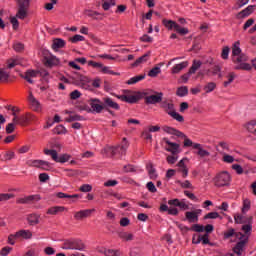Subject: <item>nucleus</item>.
I'll return each instance as SVG.
<instances>
[{
    "label": "nucleus",
    "instance_id": "1",
    "mask_svg": "<svg viewBox=\"0 0 256 256\" xmlns=\"http://www.w3.org/2000/svg\"><path fill=\"white\" fill-rule=\"evenodd\" d=\"M31 1L33 0H15L16 3V16L10 19L12 27L15 31L19 29V20L22 21L29 17V9L31 7Z\"/></svg>",
    "mask_w": 256,
    "mask_h": 256
},
{
    "label": "nucleus",
    "instance_id": "2",
    "mask_svg": "<svg viewBox=\"0 0 256 256\" xmlns=\"http://www.w3.org/2000/svg\"><path fill=\"white\" fill-rule=\"evenodd\" d=\"M86 245L79 239H67L62 243L61 249L66 251H85Z\"/></svg>",
    "mask_w": 256,
    "mask_h": 256
},
{
    "label": "nucleus",
    "instance_id": "3",
    "mask_svg": "<svg viewBox=\"0 0 256 256\" xmlns=\"http://www.w3.org/2000/svg\"><path fill=\"white\" fill-rule=\"evenodd\" d=\"M142 99L145 100L146 105H157L163 101V92L153 94L152 90H145L142 92Z\"/></svg>",
    "mask_w": 256,
    "mask_h": 256
},
{
    "label": "nucleus",
    "instance_id": "4",
    "mask_svg": "<svg viewBox=\"0 0 256 256\" xmlns=\"http://www.w3.org/2000/svg\"><path fill=\"white\" fill-rule=\"evenodd\" d=\"M212 181L218 189H221V187H229V185H231V174L227 171H222L216 174Z\"/></svg>",
    "mask_w": 256,
    "mask_h": 256
},
{
    "label": "nucleus",
    "instance_id": "5",
    "mask_svg": "<svg viewBox=\"0 0 256 256\" xmlns=\"http://www.w3.org/2000/svg\"><path fill=\"white\" fill-rule=\"evenodd\" d=\"M162 25H164L168 31H176L179 35H187L189 33V29L181 27L173 20L163 19Z\"/></svg>",
    "mask_w": 256,
    "mask_h": 256
},
{
    "label": "nucleus",
    "instance_id": "6",
    "mask_svg": "<svg viewBox=\"0 0 256 256\" xmlns=\"http://www.w3.org/2000/svg\"><path fill=\"white\" fill-rule=\"evenodd\" d=\"M44 155H50L51 159L56 163H67L69 159H71V155L69 154H62L59 156L57 150L53 149H44Z\"/></svg>",
    "mask_w": 256,
    "mask_h": 256
},
{
    "label": "nucleus",
    "instance_id": "7",
    "mask_svg": "<svg viewBox=\"0 0 256 256\" xmlns=\"http://www.w3.org/2000/svg\"><path fill=\"white\" fill-rule=\"evenodd\" d=\"M127 149H129V142L127 141V138H123L121 145L109 147L108 151L113 157L117 155V153H120V155H125L127 153Z\"/></svg>",
    "mask_w": 256,
    "mask_h": 256
},
{
    "label": "nucleus",
    "instance_id": "8",
    "mask_svg": "<svg viewBox=\"0 0 256 256\" xmlns=\"http://www.w3.org/2000/svg\"><path fill=\"white\" fill-rule=\"evenodd\" d=\"M28 167H36L37 169H43L44 171H49L51 169V163L44 160H29L27 162Z\"/></svg>",
    "mask_w": 256,
    "mask_h": 256
},
{
    "label": "nucleus",
    "instance_id": "9",
    "mask_svg": "<svg viewBox=\"0 0 256 256\" xmlns=\"http://www.w3.org/2000/svg\"><path fill=\"white\" fill-rule=\"evenodd\" d=\"M37 201H41V195L39 194L17 198L16 203L18 205H31V203H37Z\"/></svg>",
    "mask_w": 256,
    "mask_h": 256
},
{
    "label": "nucleus",
    "instance_id": "10",
    "mask_svg": "<svg viewBox=\"0 0 256 256\" xmlns=\"http://www.w3.org/2000/svg\"><path fill=\"white\" fill-rule=\"evenodd\" d=\"M70 79L72 80L73 85H78L80 87H86L87 83H89V78L79 73H75Z\"/></svg>",
    "mask_w": 256,
    "mask_h": 256
},
{
    "label": "nucleus",
    "instance_id": "11",
    "mask_svg": "<svg viewBox=\"0 0 256 256\" xmlns=\"http://www.w3.org/2000/svg\"><path fill=\"white\" fill-rule=\"evenodd\" d=\"M120 101H124V103H137L142 99V92H137L135 95H120L117 96Z\"/></svg>",
    "mask_w": 256,
    "mask_h": 256
},
{
    "label": "nucleus",
    "instance_id": "12",
    "mask_svg": "<svg viewBox=\"0 0 256 256\" xmlns=\"http://www.w3.org/2000/svg\"><path fill=\"white\" fill-rule=\"evenodd\" d=\"M249 243V237L245 236L242 239H239V242L236 243L235 247L233 248V251L236 255L241 256L243 255V251H245V245Z\"/></svg>",
    "mask_w": 256,
    "mask_h": 256
},
{
    "label": "nucleus",
    "instance_id": "13",
    "mask_svg": "<svg viewBox=\"0 0 256 256\" xmlns=\"http://www.w3.org/2000/svg\"><path fill=\"white\" fill-rule=\"evenodd\" d=\"M92 112L93 113H101L103 111L104 108V104L101 102V100L95 98V99H90V103H89Z\"/></svg>",
    "mask_w": 256,
    "mask_h": 256
},
{
    "label": "nucleus",
    "instance_id": "14",
    "mask_svg": "<svg viewBox=\"0 0 256 256\" xmlns=\"http://www.w3.org/2000/svg\"><path fill=\"white\" fill-rule=\"evenodd\" d=\"M163 141L166 143V145H168V147H166V151L172 153V155H177V153H179V144L171 142L169 138H163Z\"/></svg>",
    "mask_w": 256,
    "mask_h": 256
},
{
    "label": "nucleus",
    "instance_id": "15",
    "mask_svg": "<svg viewBox=\"0 0 256 256\" xmlns=\"http://www.w3.org/2000/svg\"><path fill=\"white\" fill-rule=\"evenodd\" d=\"M102 101L106 111H109V109H115V111H119L120 106L117 104V102L113 101L112 98L105 97L102 99Z\"/></svg>",
    "mask_w": 256,
    "mask_h": 256
},
{
    "label": "nucleus",
    "instance_id": "16",
    "mask_svg": "<svg viewBox=\"0 0 256 256\" xmlns=\"http://www.w3.org/2000/svg\"><path fill=\"white\" fill-rule=\"evenodd\" d=\"M92 213H95V209L80 210L74 214V219L76 221H83V219H87Z\"/></svg>",
    "mask_w": 256,
    "mask_h": 256
},
{
    "label": "nucleus",
    "instance_id": "17",
    "mask_svg": "<svg viewBox=\"0 0 256 256\" xmlns=\"http://www.w3.org/2000/svg\"><path fill=\"white\" fill-rule=\"evenodd\" d=\"M199 213H201V209H198L192 212H189V211L186 212L185 213L186 220L189 223H197L199 221Z\"/></svg>",
    "mask_w": 256,
    "mask_h": 256
},
{
    "label": "nucleus",
    "instance_id": "18",
    "mask_svg": "<svg viewBox=\"0 0 256 256\" xmlns=\"http://www.w3.org/2000/svg\"><path fill=\"white\" fill-rule=\"evenodd\" d=\"M160 107L161 109H163V111H165V113H167L168 115H172L175 111V104L173 103H169L167 101H162L160 103Z\"/></svg>",
    "mask_w": 256,
    "mask_h": 256
},
{
    "label": "nucleus",
    "instance_id": "19",
    "mask_svg": "<svg viewBox=\"0 0 256 256\" xmlns=\"http://www.w3.org/2000/svg\"><path fill=\"white\" fill-rule=\"evenodd\" d=\"M231 237H235L236 239H243L244 234L241 232H235V229L230 228L224 232V239H231Z\"/></svg>",
    "mask_w": 256,
    "mask_h": 256
},
{
    "label": "nucleus",
    "instance_id": "20",
    "mask_svg": "<svg viewBox=\"0 0 256 256\" xmlns=\"http://www.w3.org/2000/svg\"><path fill=\"white\" fill-rule=\"evenodd\" d=\"M187 67H189V62L188 61L181 62V63L176 64L172 67L171 73L173 75H177L178 73H181V71H183V69H187Z\"/></svg>",
    "mask_w": 256,
    "mask_h": 256
},
{
    "label": "nucleus",
    "instance_id": "21",
    "mask_svg": "<svg viewBox=\"0 0 256 256\" xmlns=\"http://www.w3.org/2000/svg\"><path fill=\"white\" fill-rule=\"evenodd\" d=\"M163 130L165 131V133H168L169 135H175L176 137H181V138L187 137V135H185V133H183L173 127L165 126L163 128Z\"/></svg>",
    "mask_w": 256,
    "mask_h": 256
},
{
    "label": "nucleus",
    "instance_id": "22",
    "mask_svg": "<svg viewBox=\"0 0 256 256\" xmlns=\"http://www.w3.org/2000/svg\"><path fill=\"white\" fill-rule=\"evenodd\" d=\"M150 57H151V51H148L146 54L136 59V61L132 63L131 67H139V65L143 63H147Z\"/></svg>",
    "mask_w": 256,
    "mask_h": 256
},
{
    "label": "nucleus",
    "instance_id": "23",
    "mask_svg": "<svg viewBox=\"0 0 256 256\" xmlns=\"http://www.w3.org/2000/svg\"><path fill=\"white\" fill-rule=\"evenodd\" d=\"M28 101L33 109V111H39L41 109V104L33 96V92H29Z\"/></svg>",
    "mask_w": 256,
    "mask_h": 256
},
{
    "label": "nucleus",
    "instance_id": "24",
    "mask_svg": "<svg viewBox=\"0 0 256 256\" xmlns=\"http://www.w3.org/2000/svg\"><path fill=\"white\" fill-rule=\"evenodd\" d=\"M65 45H66L65 40H63L61 38H55L52 41L53 51H58V49H63V47H65Z\"/></svg>",
    "mask_w": 256,
    "mask_h": 256
},
{
    "label": "nucleus",
    "instance_id": "25",
    "mask_svg": "<svg viewBox=\"0 0 256 256\" xmlns=\"http://www.w3.org/2000/svg\"><path fill=\"white\" fill-rule=\"evenodd\" d=\"M118 237L125 242L133 241V239H135V235H133V233L126 231L118 232Z\"/></svg>",
    "mask_w": 256,
    "mask_h": 256
},
{
    "label": "nucleus",
    "instance_id": "26",
    "mask_svg": "<svg viewBox=\"0 0 256 256\" xmlns=\"http://www.w3.org/2000/svg\"><path fill=\"white\" fill-rule=\"evenodd\" d=\"M254 5H250L241 12L237 14V19H245V17H249L251 13H253Z\"/></svg>",
    "mask_w": 256,
    "mask_h": 256
},
{
    "label": "nucleus",
    "instance_id": "27",
    "mask_svg": "<svg viewBox=\"0 0 256 256\" xmlns=\"http://www.w3.org/2000/svg\"><path fill=\"white\" fill-rule=\"evenodd\" d=\"M44 59L47 67H55L59 65V59L53 55L45 56Z\"/></svg>",
    "mask_w": 256,
    "mask_h": 256
},
{
    "label": "nucleus",
    "instance_id": "28",
    "mask_svg": "<svg viewBox=\"0 0 256 256\" xmlns=\"http://www.w3.org/2000/svg\"><path fill=\"white\" fill-rule=\"evenodd\" d=\"M39 219H41V215L39 214H29L27 216L28 224L31 226L39 225Z\"/></svg>",
    "mask_w": 256,
    "mask_h": 256
},
{
    "label": "nucleus",
    "instance_id": "29",
    "mask_svg": "<svg viewBox=\"0 0 256 256\" xmlns=\"http://www.w3.org/2000/svg\"><path fill=\"white\" fill-rule=\"evenodd\" d=\"M37 75H39L38 70H28L25 72L23 79L28 83L33 84V79H31V77H37Z\"/></svg>",
    "mask_w": 256,
    "mask_h": 256
},
{
    "label": "nucleus",
    "instance_id": "30",
    "mask_svg": "<svg viewBox=\"0 0 256 256\" xmlns=\"http://www.w3.org/2000/svg\"><path fill=\"white\" fill-rule=\"evenodd\" d=\"M193 149L198 150L197 155H199V157H209V155H211V153L209 151L203 149V147L199 143H195L193 145Z\"/></svg>",
    "mask_w": 256,
    "mask_h": 256
},
{
    "label": "nucleus",
    "instance_id": "31",
    "mask_svg": "<svg viewBox=\"0 0 256 256\" xmlns=\"http://www.w3.org/2000/svg\"><path fill=\"white\" fill-rule=\"evenodd\" d=\"M251 223H253V217L250 216L248 218V224L242 226V231L245 233L244 234L245 237H249V235H251V231L253 229V226L251 225Z\"/></svg>",
    "mask_w": 256,
    "mask_h": 256
},
{
    "label": "nucleus",
    "instance_id": "32",
    "mask_svg": "<svg viewBox=\"0 0 256 256\" xmlns=\"http://www.w3.org/2000/svg\"><path fill=\"white\" fill-rule=\"evenodd\" d=\"M7 69H14L17 65H21V58H10L6 61Z\"/></svg>",
    "mask_w": 256,
    "mask_h": 256
},
{
    "label": "nucleus",
    "instance_id": "33",
    "mask_svg": "<svg viewBox=\"0 0 256 256\" xmlns=\"http://www.w3.org/2000/svg\"><path fill=\"white\" fill-rule=\"evenodd\" d=\"M201 65H203V62L201 60H193L192 66L189 69V74L195 75L199 69H201Z\"/></svg>",
    "mask_w": 256,
    "mask_h": 256
},
{
    "label": "nucleus",
    "instance_id": "34",
    "mask_svg": "<svg viewBox=\"0 0 256 256\" xmlns=\"http://www.w3.org/2000/svg\"><path fill=\"white\" fill-rule=\"evenodd\" d=\"M65 211L64 206H54L47 210V215H57V213H63Z\"/></svg>",
    "mask_w": 256,
    "mask_h": 256
},
{
    "label": "nucleus",
    "instance_id": "35",
    "mask_svg": "<svg viewBox=\"0 0 256 256\" xmlns=\"http://www.w3.org/2000/svg\"><path fill=\"white\" fill-rule=\"evenodd\" d=\"M16 237H18V239L20 237H22V239H31L33 237V233L29 230H20L16 232Z\"/></svg>",
    "mask_w": 256,
    "mask_h": 256
},
{
    "label": "nucleus",
    "instance_id": "36",
    "mask_svg": "<svg viewBox=\"0 0 256 256\" xmlns=\"http://www.w3.org/2000/svg\"><path fill=\"white\" fill-rule=\"evenodd\" d=\"M226 79H228L227 81L223 82L224 87H229V85H231V83H233V81H235V79H237V74H235V72H229L226 75Z\"/></svg>",
    "mask_w": 256,
    "mask_h": 256
},
{
    "label": "nucleus",
    "instance_id": "37",
    "mask_svg": "<svg viewBox=\"0 0 256 256\" xmlns=\"http://www.w3.org/2000/svg\"><path fill=\"white\" fill-rule=\"evenodd\" d=\"M56 197H58V199H79L81 198V195L79 194H73V195H69L63 192H58L56 194Z\"/></svg>",
    "mask_w": 256,
    "mask_h": 256
},
{
    "label": "nucleus",
    "instance_id": "38",
    "mask_svg": "<svg viewBox=\"0 0 256 256\" xmlns=\"http://www.w3.org/2000/svg\"><path fill=\"white\" fill-rule=\"evenodd\" d=\"M234 221L238 225H242L243 223H249V218L243 216L242 214H235Z\"/></svg>",
    "mask_w": 256,
    "mask_h": 256
},
{
    "label": "nucleus",
    "instance_id": "39",
    "mask_svg": "<svg viewBox=\"0 0 256 256\" xmlns=\"http://www.w3.org/2000/svg\"><path fill=\"white\" fill-rule=\"evenodd\" d=\"M221 73V67L219 65H214L212 69L206 70V75L211 77V75H219Z\"/></svg>",
    "mask_w": 256,
    "mask_h": 256
},
{
    "label": "nucleus",
    "instance_id": "40",
    "mask_svg": "<svg viewBox=\"0 0 256 256\" xmlns=\"http://www.w3.org/2000/svg\"><path fill=\"white\" fill-rule=\"evenodd\" d=\"M176 95L177 97H186V95H189V88L187 86L177 88Z\"/></svg>",
    "mask_w": 256,
    "mask_h": 256
},
{
    "label": "nucleus",
    "instance_id": "41",
    "mask_svg": "<svg viewBox=\"0 0 256 256\" xmlns=\"http://www.w3.org/2000/svg\"><path fill=\"white\" fill-rule=\"evenodd\" d=\"M67 123H73V121H85V117L75 114V115H70L68 118L65 119Z\"/></svg>",
    "mask_w": 256,
    "mask_h": 256
},
{
    "label": "nucleus",
    "instance_id": "42",
    "mask_svg": "<svg viewBox=\"0 0 256 256\" xmlns=\"http://www.w3.org/2000/svg\"><path fill=\"white\" fill-rule=\"evenodd\" d=\"M187 231H194L195 233H203L205 231V226L201 224H194L191 228H187Z\"/></svg>",
    "mask_w": 256,
    "mask_h": 256
},
{
    "label": "nucleus",
    "instance_id": "43",
    "mask_svg": "<svg viewBox=\"0 0 256 256\" xmlns=\"http://www.w3.org/2000/svg\"><path fill=\"white\" fill-rule=\"evenodd\" d=\"M100 72L104 73L105 75H121L119 72H115L111 70V67L104 66L103 64H102V68L100 69Z\"/></svg>",
    "mask_w": 256,
    "mask_h": 256
},
{
    "label": "nucleus",
    "instance_id": "44",
    "mask_svg": "<svg viewBox=\"0 0 256 256\" xmlns=\"http://www.w3.org/2000/svg\"><path fill=\"white\" fill-rule=\"evenodd\" d=\"M146 167L148 169V175L150 179H157V170H155V168L153 167V164L150 163Z\"/></svg>",
    "mask_w": 256,
    "mask_h": 256
},
{
    "label": "nucleus",
    "instance_id": "45",
    "mask_svg": "<svg viewBox=\"0 0 256 256\" xmlns=\"http://www.w3.org/2000/svg\"><path fill=\"white\" fill-rule=\"evenodd\" d=\"M143 79H145V74L132 77L126 83L127 85H135V83H139V81H143Z\"/></svg>",
    "mask_w": 256,
    "mask_h": 256
},
{
    "label": "nucleus",
    "instance_id": "46",
    "mask_svg": "<svg viewBox=\"0 0 256 256\" xmlns=\"http://www.w3.org/2000/svg\"><path fill=\"white\" fill-rule=\"evenodd\" d=\"M239 45H241V43L239 41H236L233 44V48H232L233 57L239 56L241 54V48L239 47Z\"/></svg>",
    "mask_w": 256,
    "mask_h": 256
},
{
    "label": "nucleus",
    "instance_id": "47",
    "mask_svg": "<svg viewBox=\"0 0 256 256\" xmlns=\"http://www.w3.org/2000/svg\"><path fill=\"white\" fill-rule=\"evenodd\" d=\"M217 89V84L215 82H209L204 86L205 93H211Z\"/></svg>",
    "mask_w": 256,
    "mask_h": 256
},
{
    "label": "nucleus",
    "instance_id": "48",
    "mask_svg": "<svg viewBox=\"0 0 256 256\" xmlns=\"http://www.w3.org/2000/svg\"><path fill=\"white\" fill-rule=\"evenodd\" d=\"M233 61L235 63H240L241 64V63H245L246 61H249V57H247V55H245V54H240V55L234 57Z\"/></svg>",
    "mask_w": 256,
    "mask_h": 256
},
{
    "label": "nucleus",
    "instance_id": "49",
    "mask_svg": "<svg viewBox=\"0 0 256 256\" xmlns=\"http://www.w3.org/2000/svg\"><path fill=\"white\" fill-rule=\"evenodd\" d=\"M53 133L55 135H63L65 133H67V129L65 128V126L63 125H58L53 129Z\"/></svg>",
    "mask_w": 256,
    "mask_h": 256
},
{
    "label": "nucleus",
    "instance_id": "50",
    "mask_svg": "<svg viewBox=\"0 0 256 256\" xmlns=\"http://www.w3.org/2000/svg\"><path fill=\"white\" fill-rule=\"evenodd\" d=\"M31 121V116L29 114L22 115L19 117V125L25 126Z\"/></svg>",
    "mask_w": 256,
    "mask_h": 256
},
{
    "label": "nucleus",
    "instance_id": "51",
    "mask_svg": "<svg viewBox=\"0 0 256 256\" xmlns=\"http://www.w3.org/2000/svg\"><path fill=\"white\" fill-rule=\"evenodd\" d=\"M235 69L236 71H251L252 67L251 64L242 62L240 65L236 66Z\"/></svg>",
    "mask_w": 256,
    "mask_h": 256
},
{
    "label": "nucleus",
    "instance_id": "52",
    "mask_svg": "<svg viewBox=\"0 0 256 256\" xmlns=\"http://www.w3.org/2000/svg\"><path fill=\"white\" fill-rule=\"evenodd\" d=\"M249 209H251V200L246 198L243 200V206H242L243 215H245V213H247V211H249Z\"/></svg>",
    "mask_w": 256,
    "mask_h": 256
},
{
    "label": "nucleus",
    "instance_id": "53",
    "mask_svg": "<svg viewBox=\"0 0 256 256\" xmlns=\"http://www.w3.org/2000/svg\"><path fill=\"white\" fill-rule=\"evenodd\" d=\"M9 199H15V194H11V193L0 194V203H2L3 201H9Z\"/></svg>",
    "mask_w": 256,
    "mask_h": 256
},
{
    "label": "nucleus",
    "instance_id": "54",
    "mask_svg": "<svg viewBox=\"0 0 256 256\" xmlns=\"http://www.w3.org/2000/svg\"><path fill=\"white\" fill-rule=\"evenodd\" d=\"M161 73V67L155 66L148 72V77H157Z\"/></svg>",
    "mask_w": 256,
    "mask_h": 256
},
{
    "label": "nucleus",
    "instance_id": "55",
    "mask_svg": "<svg viewBox=\"0 0 256 256\" xmlns=\"http://www.w3.org/2000/svg\"><path fill=\"white\" fill-rule=\"evenodd\" d=\"M178 185H180L182 189H193V184H191L189 180H185L184 182L179 180Z\"/></svg>",
    "mask_w": 256,
    "mask_h": 256
},
{
    "label": "nucleus",
    "instance_id": "56",
    "mask_svg": "<svg viewBox=\"0 0 256 256\" xmlns=\"http://www.w3.org/2000/svg\"><path fill=\"white\" fill-rule=\"evenodd\" d=\"M170 117H172V119H175V121H178V123H183L185 121L183 115L179 114L177 111H174Z\"/></svg>",
    "mask_w": 256,
    "mask_h": 256
},
{
    "label": "nucleus",
    "instance_id": "57",
    "mask_svg": "<svg viewBox=\"0 0 256 256\" xmlns=\"http://www.w3.org/2000/svg\"><path fill=\"white\" fill-rule=\"evenodd\" d=\"M84 14L87 15V17H91L92 19H97V16L101 15V13L93 10H85Z\"/></svg>",
    "mask_w": 256,
    "mask_h": 256
},
{
    "label": "nucleus",
    "instance_id": "58",
    "mask_svg": "<svg viewBox=\"0 0 256 256\" xmlns=\"http://www.w3.org/2000/svg\"><path fill=\"white\" fill-rule=\"evenodd\" d=\"M104 255L105 256H121V253L118 250L107 249V250H104Z\"/></svg>",
    "mask_w": 256,
    "mask_h": 256
},
{
    "label": "nucleus",
    "instance_id": "59",
    "mask_svg": "<svg viewBox=\"0 0 256 256\" xmlns=\"http://www.w3.org/2000/svg\"><path fill=\"white\" fill-rule=\"evenodd\" d=\"M71 43H79V41H85V37L79 34L74 35L73 37L69 38Z\"/></svg>",
    "mask_w": 256,
    "mask_h": 256
},
{
    "label": "nucleus",
    "instance_id": "60",
    "mask_svg": "<svg viewBox=\"0 0 256 256\" xmlns=\"http://www.w3.org/2000/svg\"><path fill=\"white\" fill-rule=\"evenodd\" d=\"M222 161L224 163H234L235 162V157L229 154H223Z\"/></svg>",
    "mask_w": 256,
    "mask_h": 256
},
{
    "label": "nucleus",
    "instance_id": "61",
    "mask_svg": "<svg viewBox=\"0 0 256 256\" xmlns=\"http://www.w3.org/2000/svg\"><path fill=\"white\" fill-rule=\"evenodd\" d=\"M79 191L82 193H90V191H93V186L90 184H84L79 188Z\"/></svg>",
    "mask_w": 256,
    "mask_h": 256
},
{
    "label": "nucleus",
    "instance_id": "62",
    "mask_svg": "<svg viewBox=\"0 0 256 256\" xmlns=\"http://www.w3.org/2000/svg\"><path fill=\"white\" fill-rule=\"evenodd\" d=\"M13 49L14 51H16V53H21L25 49V45L18 42L13 45Z\"/></svg>",
    "mask_w": 256,
    "mask_h": 256
},
{
    "label": "nucleus",
    "instance_id": "63",
    "mask_svg": "<svg viewBox=\"0 0 256 256\" xmlns=\"http://www.w3.org/2000/svg\"><path fill=\"white\" fill-rule=\"evenodd\" d=\"M11 159H15V152L13 151H7L4 154V161H11Z\"/></svg>",
    "mask_w": 256,
    "mask_h": 256
},
{
    "label": "nucleus",
    "instance_id": "64",
    "mask_svg": "<svg viewBox=\"0 0 256 256\" xmlns=\"http://www.w3.org/2000/svg\"><path fill=\"white\" fill-rule=\"evenodd\" d=\"M221 217L217 212H209L204 216V219H219Z\"/></svg>",
    "mask_w": 256,
    "mask_h": 256
}]
</instances>
